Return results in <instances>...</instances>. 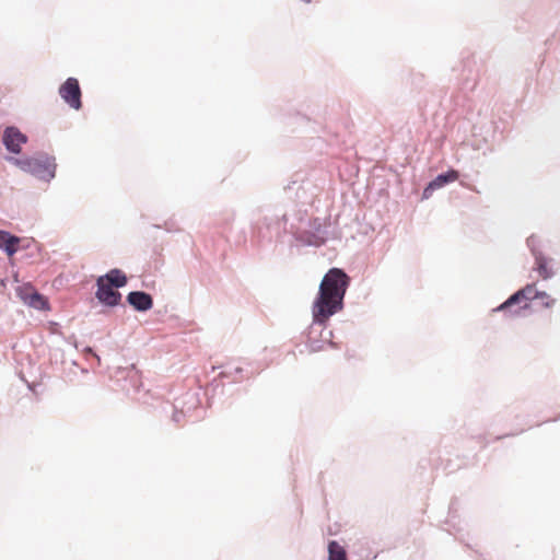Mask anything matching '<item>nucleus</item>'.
I'll list each match as a JSON object with an SVG mask.
<instances>
[{"instance_id":"1","label":"nucleus","mask_w":560,"mask_h":560,"mask_svg":"<svg viewBox=\"0 0 560 560\" xmlns=\"http://www.w3.org/2000/svg\"><path fill=\"white\" fill-rule=\"evenodd\" d=\"M350 282L347 273L339 268H331L323 278L318 296L313 305V319L325 325L330 316L342 308V302Z\"/></svg>"},{"instance_id":"2","label":"nucleus","mask_w":560,"mask_h":560,"mask_svg":"<svg viewBox=\"0 0 560 560\" xmlns=\"http://www.w3.org/2000/svg\"><path fill=\"white\" fill-rule=\"evenodd\" d=\"M127 284L126 275L119 269H112L105 276L96 280V298L107 306H117L121 301V294L117 291Z\"/></svg>"},{"instance_id":"3","label":"nucleus","mask_w":560,"mask_h":560,"mask_svg":"<svg viewBox=\"0 0 560 560\" xmlns=\"http://www.w3.org/2000/svg\"><path fill=\"white\" fill-rule=\"evenodd\" d=\"M10 161L22 171L31 173L42 179L49 180L55 177L56 164L47 156L15 159Z\"/></svg>"},{"instance_id":"4","label":"nucleus","mask_w":560,"mask_h":560,"mask_svg":"<svg viewBox=\"0 0 560 560\" xmlns=\"http://www.w3.org/2000/svg\"><path fill=\"white\" fill-rule=\"evenodd\" d=\"M536 294L535 284H527L512 294L504 303L494 311L505 312L511 316H518L523 311L530 307V301Z\"/></svg>"},{"instance_id":"5","label":"nucleus","mask_w":560,"mask_h":560,"mask_svg":"<svg viewBox=\"0 0 560 560\" xmlns=\"http://www.w3.org/2000/svg\"><path fill=\"white\" fill-rule=\"evenodd\" d=\"M59 94L70 107L77 110L81 108V89L75 78H68L60 86Z\"/></svg>"},{"instance_id":"6","label":"nucleus","mask_w":560,"mask_h":560,"mask_svg":"<svg viewBox=\"0 0 560 560\" xmlns=\"http://www.w3.org/2000/svg\"><path fill=\"white\" fill-rule=\"evenodd\" d=\"M27 138L16 127H8L3 132V144L12 153H20Z\"/></svg>"},{"instance_id":"7","label":"nucleus","mask_w":560,"mask_h":560,"mask_svg":"<svg viewBox=\"0 0 560 560\" xmlns=\"http://www.w3.org/2000/svg\"><path fill=\"white\" fill-rule=\"evenodd\" d=\"M128 303L139 312H145L152 308L153 299L150 294L142 291H133L127 295Z\"/></svg>"},{"instance_id":"8","label":"nucleus","mask_w":560,"mask_h":560,"mask_svg":"<svg viewBox=\"0 0 560 560\" xmlns=\"http://www.w3.org/2000/svg\"><path fill=\"white\" fill-rule=\"evenodd\" d=\"M459 177V173L456 170H450L445 174H440L436 176L432 182L429 183V185L423 190L424 198H429L430 192L442 188L444 185L457 180Z\"/></svg>"},{"instance_id":"9","label":"nucleus","mask_w":560,"mask_h":560,"mask_svg":"<svg viewBox=\"0 0 560 560\" xmlns=\"http://www.w3.org/2000/svg\"><path fill=\"white\" fill-rule=\"evenodd\" d=\"M20 238L7 231L0 230V248L12 257L19 249Z\"/></svg>"},{"instance_id":"10","label":"nucleus","mask_w":560,"mask_h":560,"mask_svg":"<svg viewBox=\"0 0 560 560\" xmlns=\"http://www.w3.org/2000/svg\"><path fill=\"white\" fill-rule=\"evenodd\" d=\"M22 299L26 304L30 306L37 308V310H45L47 307V301L46 299L40 295L39 293L32 291L28 294L22 295Z\"/></svg>"},{"instance_id":"11","label":"nucleus","mask_w":560,"mask_h":560,"mask_svg":"<svg viewBox=\"0 0 560 560\" xmlns=\"http://www.w3.org/2000/svg\"><path fill=\"white\" fill-rule=\"evenodd\" d=\"M328 560H347L345 548L335 540L328 544Z\"/></svg>"},{"instance_id":"12","label":"nucleus","mask_w":560,"mask_h":560,"mask_svg":"<svg viewBox=\"0 0 560 560\" xmlns=\"http://www.w3.org/2000/svg\"><path fill=\"white\" fill-rule=\"evenodd\" d=\"M533 254L535 255L536 269H537L538 273L540 275V277L542 279L550 278L552 272L548 268L547 259L540 253H536L534 249H533Z\"/></svg>"},{"instance_id":"13","label":"nucleus","mask_w":560,"mask_h":560,"mask_svg":"<svg viewBox=\"0 0 560 560\" xmlns=\"http://www.w3.org/2000/svg\"><path fill=\"white\" fill-rule=\"evenodd\" d=\"M534 299L540 300L541 305L544 307H547V308H550V307H552L556 304V300L553 298H551L548 293L544 292V291L540 292V291L536 290V294H535Z\"/></svg>"},{"instance_id":"14","label":"nucleus","mask_w":560,"mask_h":560,"mask_svg":"<svg viewBox=\"0 0 560 560\" xmlns=\"http://www.w3.org/2000/svg\"><path fill=\"white\" fill-rule=\"evenodd\" d=\"M527 243H528V245L533 244V243H534V237H533V236H532V237H529V238L527 240Z\"/></svg>"}]
</instances>
